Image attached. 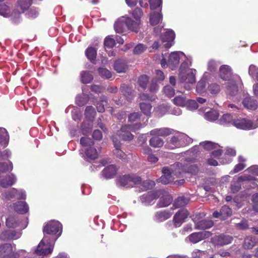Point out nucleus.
<instances>
[{
	"label": "nucleus",
	"instance_id": "nucleus-1",
	"mask_svg": "<svg viewBox=\"0 0 258 258\" xmlns=\"http://www.w3.org/2000/svg\"><path fill=\"white\" fill-rule=\"evenodd\" d=\"M219 76L225 81H228L227 85V93L231 96H235L238 92V85L240 84V78L236 75L232 76L230 67L223 65L219 69Z\"/></svg>",
	"mask_w": 258,
	"mask_h": 258
},
{
	"label": "nucleus",
	"instance_id": "nucleus-2",
	"mask_svg": "<svg viewBox=\"0 0 258 258\" xmlns=\"http://www.w3.org/2000/svg\"><path fill=\"white\" fill-rule=\"evenodd\" d=\"M57 237H52L50 235H44L37 248L33 250V253L36 256L43 257L52 252L54 245Z\"/></svg>",
	"mask_w": 258,
	"mask_h": 258
},
{
	"label": "nucleus",
	"instance_id": "nucleus-3",
	"mask_svg": "<svg viewBox=\"0 0 258 258\" xmlns=\"http://www.w3.org/2000/svg\"><path fill=\"white\" fill-rule=\"evenodd\" d=\"M114 28L117 33H126L128 30L137 32L139 30V22H134L128 17L122 16L115 22Z\"/></svg>",
	"mask_w": 258,
	"mask_h": 258
},
{
	"label": "nucleus",
	"instance_id": "nucleus-4",
	"mask_svg": "<svg viewBox=\"0 0 258 258\" xmlns=\"http://www.w3.org/2000/svg\"><path fill=\"white\" fill-rule=\"evenodd\" d=\"M196 70L187 69L186 70H179L178 79L179 83L187 90H189L191 86L196 81Z\"/></svg>",
	"mask_w": 258,
	"mask_h": 258
},
{
	"label": "nucleus",
	"instance_id": "nucleus-5",
	"mask_svg": "<svg viewBox=\"0 0 258 258\" xmlns=\"http://www.w3.org/2000/svg\"><path fill=\"white\" fill-rule=\"evenodd\" d=\"M191 139L186 134L177 133L173 136L166 145V148L174 149L186 146L191 142Z\"/></svg>",
	"mask_w": 258,
	"mask_h": 258
},
{
	"label": "nucleus",
	"instance_id": "nucleus-6",
	"mask_svg": "<svg viewBox=\"0 0 258 258\" xmlns=\"http://www.w3.org/2000/svg\"><path fill=\"white\" fill-rule=\"evenodd\" d=\"M184 56H185V54L181 51L172 52L168 56L167 62L165 58H163L161 59V65L163 68L169 67L172 70H173L178 67L181 58Z\"/></svg>",
	"mask_w": 258,
	"mask_h": 258
},
{
	"label": "nucleus",
	"instance_id": "nucleus-7",
	"mask_svg": "<svg viewBox=\"0 0 258 258\" xmlns=\"http://www.w3.org/2000/svg\"><path fill=\"white\" fill-rule=\"evenodd\" d=\"M143 126L141 123H135L132 125H125L122 126L119 131H118L117 136L124 141H131L133 139L134 136L131 132H134L138 130Z\"/></svg>",
	"mask_w": 258,
	"mask_h": 258
},
{
	"label": "nucleus",
	"instance_id": "nucleus-8",
	"mask_svg": "<svg viewBox=\"0 0 258 258\" xmlns=\"http://www.w3.org/2000/svg\"><path fill=\"white\" fill-rule=\"evenodd\" d=\"M86 120L82 125V130L84 135H87L91 132L92 120L94 118L96 112L92 106H87L85 109Z\"/></svg>",
	"mask_w": 258,
	"mask_h": 258
},
{
	"label": "nucleus",
	"instance_id": "nucleus-9",
	"mask_svg": "<svg viewBox=\"0 0 258 258\" xmlns=\"http://www.w3.org/2000/svg\"><path fill=\"white\" fill-rule=\"evenodd\" d=\"M141 182V178L135 174L124 175L117 179V185L120 187H131Z\"/></svg>",
	"mask_w": 258,
	"mask_h": 258
},
{
	"label": "nucleus",
	"instance_id": "nucleus-10",
	"mask_svg": "<svg viewBox=\"0 0 258 258\" xmlns=\"http://www.w3.org/2000/svg\"><path fill=\"white\" fill-rule=\"evenodd\" d=\"M44 233L48 235H51L52 237H57L60 236L62 232V225L57 221L49 222L44 226Z\"/></svg>",
	"mask_w": 258,
	"mask_h": 258
},
{
	"label": "nucleus",
	"instance_id": "nucleus-11",
	"mask_svg": "<svg viewBox=\"0 0 258 258\" xmlns=\"http://www.w3.org/2000/svg\"><path fill=\"white\" fill-rule=\"evenodd\" d=\"M233 125L238 129L251 130L257 127L258 124L254 123L251 120L245 118H237L233 122Z\"/></svg>",
	"mask_w": 258,
	"mask_h": 258
},
{
	"label": "nucleus",
	"instance_id": "nucleus-12",
	"mask_svg": "<svg viewBox=\"0 0 258 258\" xmlns=\"http://www.w3.org/2000/svg\"><path fill=\"white\" fill-rule=\"evenodd\" d=\"M252 177L249 175L244 174L238 177H234L232 181L231 182L230 189L231 192L234 194L238 192L241 185V182L243 181L250 180Z\"/></svg>",
	"mask_w": 258,
	"mask_h": 258
},
{
	"label": "nucleus",
	"instance_id": "nucleus-13",
	"mask_svg": "<svg viewBox=\"0 0 258 258\" xmlns=\"http://www.w3.org/2000/svg\"><path fill=\"white\" fill-rule=\"evenodd\" d=\"M112 141L115 148L113 151V154L117 158L121 159L123 161H126L127 160V155L120 149L121 146L120 142L118 140L116 136L112 137Z\"/></svg>",
	"mask_w": 258,
	"mask_h": 258
},
{
	"label": "nucleus",
	"instance_id": "nucleus-14",
	"mask_svg": "<svg viewBox=\"0 0 258 258\" xmlns=\"http://www.w3.org/2000/svg\"><path fill=\"white\" fill-rule=\"evenodd\" d=\"M4 197L8 200L13 198L24 200L26 198V194L25 191L23 189H17L13 188L9 191L6 192L4 195Z\"/></svg>",
	"mask_w": 258,
	"mask_h": 258
},
{
	"label": "nucleus",
	"instance_id": "nucleus-15",
	"mask_svg": "<svg viewBox=\"0 0 258 258\" xmlns=\"http://www.w3.org/2000/svg\"><path fill=\"white\" fill-rule=\"evenodd\" d=\"M80 154L82 157L87 161H91L96 159L98 157V153L95 148L89 147L86 149H81L80 150Z\"/></svg>",
	"mask_w": 258,
	"mask_h": 258
},
{
	"label": "nucleus",
	"instance_id": "nucleus-16",
	"mask_svg": "<svg viewBox=\"0 0 258 258\" xmlns=\"http://www.w3.org/2000/svg\"><path fill=\"white\" fill-rule=\"evenodd\" d=\"M189 213L186 209H182L177 212L173 217V222L175 227H179L188 217Z\"/></svg>",
	"mask_w": 258,
	"mask_h": 258
},
{
	"label": "nucleus",
	"instance_id": "nucleus-17",
	"mask_svg": "<svg viewBox=\"0 0 258 258\" xmlns=\"http://www.w3.org/2000/svg\"><path fill=\"white\" fill-rule=\"evenodd\" d=\"M170 174L175 178H178L180 175L185 172L186 168L184 167V164L182 162H176L171 165L168 167Z\"/></svg>",
	"mask_w": 258,
	"mask_h": 258
},
{
	"label": "nucleus",
	"instance_id": "nucleus-18",
	"mask_svg": "<svg viewBox=\"0 0 258 258\" xmlns=\"http://www.w3.org/2000/svg\"><path fill=\"white\" fill-rule=\"evenodd\" d=\"M175 36V33L172 30L166 31L161 36L162 42L165 48H169L173 45Z\"/></svg>",
	"mask_w": 258,
	"mask_h": 258
},
{
	"label": "nucleus",
	"instance_id": "nucleus-19",
	"mask_svg": "<svg viewBox=\"0 0 258 258\" xmlns=\"http://www.w3.org/2000/svg\"><path fill=\"white\" fill-rule=\"evenodd\" d=\"M17 181L16 175L11 173L0 178V186L4 188H7L14 184Z\"/></svg>",
	"mask_w": 258,
	"mask_h": 258
},
{
	"label": "nucleus",
	"instance_id": "nucleus-20",
	"mask_svg": "<svg viewBox=\"0 0 258 258\" xmlns=\"http://www.w3.org/2000/svg\"><path fill=\"white\" fill-rule=\"evenodd\" d=\"M159 196L162 195L157 204L159 208L165 207L168 206L172 201L171 196L168 192L164 190H160Z\"/></svg>",
	"mask_w": 258,
	"mask_h": 258
},
{
	"label": "nucleus",
	"instance_id": "nucleus-21",
	"mask_svg": "<svg viewBox=\"0 0 258 258\" xmlns=\"http://www.w3.org/2000/svg\"><path fill=\"white\" fill-rule=\"evenodd\" d=\"M211 233L209 231H203L199 232H195L191 234L189 236V240L194 243H196L204 239L209 237Z\"/></svg>",
	"mask_w": 258,
	"mask_h": 258
},
{
	"label": "nucleus",
	"instance_id": "nucleus-22",
	"mask_svg": "<svg viewBox=\"0 0 258 258\" xmlns=\"http://www.w3.org/2000/svg\"><path fill=\"white\" fill-rule=\"evenodd\" d=\"M20 13L13 11L12 13L11 11L10 6L6 4H0V15L4 17L7 18L10 16L17 17L19 16Z\"/></svg>",
	"mask_w": 258,
	"mask_h": 258
},
{
	"label": "nucleus",
	"instance_id": "nucleus-23",
	"mask_svg": "<svg viewBox=\"0 0 258 258\" xmlns=\"http://www.w3.org/2000/svg\"><path fill=\"white\" fill-rule=\"evenodd\" d=\"M250 176L252 177L250 180L243 181L244 183H243V185L245 188V192L248 196L252 194L251 189H255L256 191H258V185L256 182L257 179L251 175Z\"/></svg>",
	"mask_w": 258,
	"mask_h": 258
},
{
	"label": "nucleus",
	"instance_id": "nucleus-24",
	"mask_svg": "<svg viewBox=\"0 0 258 258\" xmlns=\"http://www.w3.org/2000/svg\"><path fill=\"white\" fill-rule=\"evenodd\" d=\"M161 191L158 190L155 192H149L147 194L142 195L141 197V200L142 203L148 205L152 204L153 201L159 197V193Z\"/></svg>",
	"mask_w": 258,
	"mask_h": 258
},
{
	"label": "nucleus",
	"instance_id": "nucleus-25",
	"mask_svg": "<svg viewBox=\"0 0 258 258\" xmlns=\"http://www.w3.org/2000/svg\"><path fill=\"white\" fill-rule=\"evenodd\" d=\"M242 104L245 108L250 110H254L258 107V102L250 96H247L243 99Z\"/></svg>",
	"mask_w": 258,
	"mask_h": 258
},
{
	"label": "nucleus",
	"instance_id": "nucleus-26",
	"mask_svg": "<svg viewBox=\"0 0 258 258\" xmlns=\"http://www.w3.org/2000/svg\"><path fill=\"white\" fill-rule=\"evenodd\" d=\"M170 210H163L157 212L154 216V220L157 222L164 221L169 219L172 215Z\"/></svg>",
	"mask_w": 258,
	"mask_h": 258
},
{
	"label": "nucleus",
	"instance_id": "nucleus-27",
	"mask_svg": "<svg viewBox=\"0 0 258 258\" xmlns=\"http://www.w3.org/2000/svg\"><path fill=\"white\" fill-rule=\"evenodd\" d=\"M163 175L158 179L159 181L164 184H168L173 181L175 178L170 174L168 167H163L162 169Z\"/></svg>",
	"mask_w": 258,
	"mask_h": 258
},
{
	"label": "nucleus",
	"instance_id": "nucleus-28",
	"mask_svg": "<svg viewBox=\"0 0 258 258\" xmlns=\"http://www.w3.org/2000/svg\"><path fill=\"white\" fill-rule=\"evenodd\" d=\"M117 168L114 165H110L105 167L102 171L103 176L106 179L113 178L116 174Z\"/></svg>",
	"mask_w": 258,
	"mask_h": 258
},
{
	"label": "nucleus",
	"instance_id": "nucleus-29",
	"mask_svg": "<svg viewBox=\"0 0 258 258\" xmlns=\"http://www.w3.org/2000/svg\"><path fill=\"white\" fill-rule=\"evenodd\" d=\"M10 136L7 130L0 127V148H5L9 144Z\"/></svg>",
	"mask_w": 258,
	"mask_h": 258
},
{
	"label": "nucleus",
	"instance_id": "nucleus-30",
	"mask_svg": "<svg viewBox=\"0 0 258 258\" xmlns=\"http://www.w3.org/2000/svg\"><path fill=\"white\" fill-rule=\"evenodd\" d=\"M173 130L169 128L162 127L151 130L148 134L154 136H166L173 134Z\"/></svg>",
	"mask_w": 258,
	"mask_h": 258
},
{
	"label": "nucleus",
	"instance_id": "nucleus-31",
	"mask_svg": "<svg viewBox=\"0 0 258 258\" xmlns=\"http://www.w3.org/2000/svg\"><path fill=\"white\" fill-rule=\"evenodd\" d=\"M21 236V233L19 231L9 230L3 232L0 237L2 239L9 240L17 239Z\"/></svg>",
	"mask_w": 258,
	"mask_h": 258
},
{
	"label": "nucleus",
	"instance_id": "nucleus-32",
	"mask_svg": "<svg viewBox=\"0 0 258 258\" xmlns=\"http://www.w3.org/2000/svg\"><path fill=\"white\" fill-rule=\"evenodd\" d=\"M213 239L216 244L223 245L230 243L232 238L229 235H220L214 237Z\"/></svg>",
	"mask_w": 258,
	"mask_h": 258
},
{
	"label": "nucleus",
	"instance_id": "nucleus-33",
	"mask_svg": "<svg viewBox=\"0 0 258 258\" xmlns=\"http://www.w3.org/2000/svg\"><path fill=\"white\" fill-rule=\"evenodd\" d=\"M208 77V73L205 72L202 79L198 82L196 91L198 93L202 94L206 92V81Z\"/></svg>",
	"mask_w": 258,
	"mask_h": 258
},
{
	"label": "nucleus",
	"instance_id": "nucleus-34",
	"mask_svg": "<svg viewBox=\"0 0 258 258\" xmlns=\"http://www.w3.org/2000/svg\"><path fill=\"white\" fill-rule=\"evenodd\" d=\"M14 209L16 212L23 214L28 212L29 207L25 202H18L14 205Z\"/></svg>",
	"mask_w": 258,
	"mask_h": 258
},
{
	"label": "nucleus",
	"instance_id": "nucleus-35",
	"mask_svg": "<svg viewBox=\"0 0 258 258\" xmlns=\"http://www.w3.org/2000/svg\"><path fill=\"white\" fill-rule=\"evenodd\" d=\"M195 227L198 229H206L213 226V222L211 220H202L195 222Z\"/></svg>",
	"mask_w": 258,
	"mask_h": 258
},
{
	"label": "nucleus",
	"instance_id": "nucleus-36",
	"mask_svg": "<svg viewBox=\"0 0 258 258\" xmlns=\"http://www.w3.org/2000/svg\"><path fill=\"white\" fill-rule=\"evenodd\" d=\"M235 118L229 114L226 113L222 115V116L219 120V123L223 125H233V122L235 120Z\"/></svg>",
	"mask_w": 258,
	"mask_h": 258
},
{
	"label": "nucleus",
	"instance_id": "nucleus-37",
	"mask_svg": "<svg viewBox=\"0 0 258 258\" xmlns=\"http://www.w3.org/2000/svg\"><path fill=\"white\" fill-rule=\"evenodd\" d=\"M246 159L243 157L241 156H239L238 163L235 166L233 170H231L229 173L232 174L243 170L246 167V165L244 163Z\"/></svg>",
	"mask_w": 258,
	"mask_h": 258
},
{
	"label": "nucleus",
	"instance_id": "nucleus-38",
	"mask_svg": "<svg viewBox=\"0 0 258 258\" xmlns=\"http://www.w3.org/2000/svg\"><path fill=\"white\" fill-rule=\"evenodd\" d=\"M121 91L128 101H131L134 98V93L132 89L125 85L120 87Z\"/></svg>",
	"mask_w": 258,
	"mask_h": 258
},
{
	"label": "nucleus",
	"instance_id": "nucleus-39",
	"mask_svg": "<svg viewBox=\"0 0 258 258\" xmlns=\"http://www.w3.org/2000/svg\"><path fill=\"white\" fill-rule=\"evenodd\" d=\"M93 76L91 73L88 71H82L80 73V80L83 84H88L92 82Z\"/></svg>",
	"mask_w": 258,
	"mask_h": 258
},
{
	"label": "nucleus",
	"instance_id": "nucleus-40",
	"mask_svg": "<svg viewBox=\"0 0 258 258\" xmlns=\"http://www.w3.org/2000/svg\"><path fill=\"white\" fill-rule=\"evenodd\" d=\"M181 60L183 61L181 63L179 70H186L187 69H191L189 68L192 64V59L190 56H186L185 54V56L182 57Z\"/></svg>",
	"mask_w": 258,
	"mask_h": 258
},
{
	"label": "nucleus",
	"instance_id": "nucleus-41",
	"mask_svg": "<svg viewBox=\"0 0 258 258\" xmlns=\"http://www.w3.org/2000/svg\"><path fill=\"white\" fill-rule=\"evenodd\" d=\"M115 70L117 73H124L127 70V66L125 61L123 60H116L114 65Z\"/></svg>",
	"mask_w": 258,
	"mask_h": 258
},
{
	"label": "nucleus",
	"instance_id": "nucleus-42",
	"mask_svg": "<svg viewBox=\"0 0 258 258\" xmlns=\"http://www.w3.org/2000/svg\"><path fill=\"white\" fill-rule=\"evenodd\" d=\"M219 116V113L216 110H211L206 112L204 114V118L207 120L214 121L217 120Z\"/></svg>",
	"mask_w": 258,
	"mask_h": 258
},
{
	"label": "nucleus",
	"instance_id": "nucleus-43",
	"mask_svg": "<svg viewBox=\"0 0 258 258\" xmlns=\"http://www.w3.org/2000/svg\"><path fill=\"white\" fill-rule=\"evenodd\" d=\"M188 202V200L184 197H179L175 200L173 203L174 208L172 209L173 210L175 209L182 207L185 206Z\"/></svg>",
	"mask_w": 258,
	"mask_h": 258
},
{
	"label": "nucleus",
	"instance_id": "nucleus-44",
	"mask_svg": "<svg viewBox=\"0 0 258 258\" xmlns=\"http://www.w3.org/2000/svg\"><path fill=\"white\" fill-rule=\"evenodd\" d=\"M13 169L12 162H0V174L11 172Z\"/></svg>",
	"mask_w": 258,
	"mask_h": 258
},
{
	"label": "nucleus",
	"instance_id": "nucleus-45",
	"mask_svg": "<svg viewBox=\"0 0 258 258\" xmlns=\"http://www.w3.org/2000/svg\"><path fill=\"white\" fill-rule=\"evenodd\" d=\"M141 111L147 116H150L152 106L149 103L142 102L140 104Z\"/></svg>",
	"mask_w": 258,
	"mask_h": 258
},
{
	"label": "nucleus",
	"instance_id": "nucleus-46",
	"mask_svg": "<svg viewBox=\"0 0 258 258\" xmlns=\"http://www.w3.org/2000/svg\"><path fill=\"white\" fill-rule=\"evenodd\" d=\"M256 243L255 238L252 236L246 237L244 241L243 247L245 249L252 248Z\"/></svg>",
	"mask_w": 258,
	"mask_h": 258
},
{
	"label": "nucleus",
	"instance_id": "nucleus-47",
	"mask_svg": "<svg viewBox=\"0 0 258 258\" xmlns=\"http://www.w3.org/2000/svg\"><path fill=\"white\" fill-rule=\"evenodd\" d=\"M149 143L150 146L154 148H160L163 146L164 142L161 138L154 137L150 140Z\"/></svg>",
	"mask_w": 258,
	"mask_h": 258
},
{
	"label": "nucleus",
	"instance_id": "nucleus-48",
	"mask_svg": "<svg viewBox=\"0 0 258 258\" xmlns=\"http://www.w3.org/2000/svg\"><path fill=\"white\" fill-rule=\"evenodd\" d=\"M183 164H184V167L186 168L185 172L190 173L192 174H196L199 171V168L197 166L195 165H191L188 162L185 163L184 161Z\"/></svg>",
	"mask_w": 258,
	"mask_h": 258
},
{
	"label": "nucleus",
	"instance_id": "nucleus-49",
	"mask_svg": "<svg viewBox=\"0 0 258 258\" xmlns=\"http://www.w3.org/2000/svg\"><path fill=\"white\" fill-rule=\"evenodd\" d=\"M162 15L160 12L153 13L150 15V21L152 25L158 24L162 20Z\"/></svg>",
	"mask_w": 258,
	"mask_h": 258
},
{
	"label": "nucleus",
	"instance_id": "nucleus-50",
	"mask_svg": "<svg viewBox=\"0 0 258 258\" xmlns=\"http://www.w3.org/2000/svg\"><path fill=\"white\" fill-rule=\"evenodd\" d=\"M187 99L183 94L176 96L173 99V103L177 106L183 107L185 106Z\"/></svg>",
	"mask_w": 258,
	"mask_h": 258
},
{
	"label": "nucleus",
	"instance_id": "nucleus-51",
	"mask_svg": "<svg viewBox=\"0 0 258 258\" xmlns=\"http://www.w3.org/2000/svg\"><path fill=\"white\" fill-rule=\"evenodd\" d=\"M82 91L83 93L80 95L77 96L76 99V103L79 106L85 105L88 101V96L84 93L83 88L82 89Z\"/></svg>",
	"mask_w": 258,
	"mask_h": 258
},
{
	"label": "nucleus",
	"instance_id": "nucleus-52",
	"mask_svg": "<svg viewBox=\"0 0 258 258\" xmlns=\"http://www.w3.org/2000/svg\"><path fill=\"white\" fill-rule=\"evenodd\" d=\"M232 214L231 209L227 206H223L220 210V215L221 220H224L231 216Z\"/></svg>",
	"mask_w": 258,
	"mask_h": 258
},
{
	"label": "nucleus",
	"instance_id": "nucleus-53",
	"mask_svg": "<svg viewBox=\"0 0 258 258\" xmlns=\"http://www.w3.org/2000/svg\"><path fill=\"white\" fill-rule=\"evenodd\" d=\"M107 104V98L103 96L100 98V101L97 103L96 108L99 112H103L105 110V106Z\"/></svg>",
	"mask_w": 258,
	"mask_h": 258
},
{
	"label": "nucleus",
	"instance_id": "nucleus-54",
	"mask_svg": "<svg viewBox=\"0 0 258 258\" xmlns=\"http://www.w3.org/2000/svg\"><path fill=\"white\" fill-rule=\"evenodd\" d=\"M138 184H140L142 186V190H148L153 188L155 185V182L152 180H148L146 181H144L142 182L141 180V182L138 183Z\"/></svg>",
	"mask_w": 258,
	"mask_h": 258
},
{
	"label": "nucleus",
	"instance_id": "nucleus-55",
	"mask_svg": "<svg viewBox=\"0 0 258 258\" xmlns=\"http://www.w3.org/2000/svg\"><path fill=\"white\" fill-rule=\"evenodd\" d=\"M208 92L212 95L218 94L220 91V87L216 83H212L208 87Z\"/></svg>",
	"mask_w": 258,
	"mask_h": 258
},
{
	"label": "nucleus",
	"instance_id": "nucleus-56",
	"mask_svg": "<svg viewBox=\"0 0 258 258\" xmlns=\"http://www.w3.org/2000/svg\"><path fill=\"white\" fill-rule=\"evenodd\" d=\"M19 225V220L13 217H9L6 220V225L9 228H16Z\"/></svg>",
	"mask_w": 258,
	"mask_h": 258
},
{
	"label": "nucleus",
	"instance_id": "nucleus-57",
	"mask_svg": "<svg viewBox=\"0 0 258 258\" xmlns=\"http://www.w3.org/2000/svg\"><path fill=\"white\" fill-rule=\"evenodd\" d=\"M86 55L91 61L95 60L97 52L95 49L92 47H88L85 51Z\"/></svg>",
	"mask_w": 258,
	"mask_h": 258
},
{
	"label": "nucleus",
	"instance_id": "nucleus-58",
	"mask_svg": "<svg viewBox=\"0 0 258 258\" xmlns=\"http://www.w3.org/2000/svg\"><path fill=\"white\" fill-rule=\"evenodd\" d=\"M149 82V77L146 75L141 76L138 79V83L139 86L143 89H145L147 87V85Z\"/></svg>",
	"mask_w": 258,
	"mask_h": 258
},
{
	"label": "nucleus",
	"instance_id": "nucleus-59",
	"mask_svg": "<svg viewBox=\"0 0 258 258\" xmlns=\"http://www.w3.org/2000/svg\"><path fill=\"white\" fill-rule=\"evenodd\" d=\"M220 63L214 60H210L208 63V70L212 72H216Z\"/></svg>",
	"mask_w": 258,
	"mask_h": 258
},
{
	"label": "nucleus",
	"instance_id": "nucleus-60",
	"mask_svg": "<svg viewBox=\"0 0 258 258\" xmlns=\"http://www.w3.org/2000/svg\"><path fill=\"white\" fill-rule=\"evenodd\" d=\"M189 110H194L199 107L198 102L194 100H187L185 106Z\"/></svg>",
	"mask_w": 258,
	"mask_h": 258
},
{
	"label": "nucleus",
	"instance_id": "nucleus-61",
	"mask_svg": "<svg viewBox=\"0 0 258 258\" xmlns=\"http://www.w3.org/2000/svg\"><path fill=\"white\" fill-rule=\"evenodd\" d=\"M201 146H202L206 150H211L214 149H217L218 147V145L215 144L212 142L206 141L200 144Z\"/></svg>",
	"mask_w": 258,
	"mask_h": 258
},
{
	"label": "nucleus",
	"instance_id": "nucleus-62",
	"mask_svg": "<svg viewBox=\"0 0 258 258\" xmlns=\"http://www.w3.org/2000/svg\"><path fill=\"white\" fill-rule=\"evenodd\" d=\"M249 75L258 81V68L255 66L251 64L249 67Z\"/></svg>",
	"mask_w": 258,
	"mask_h": 258
},
{
	"label": "nucleus",
	"instance_id": "nucleus-63",
	"mask_svg": "<svg viewBox=\"0 0 258 258\" xmlns=\"http://www.w3.org/2000/svg\"><path fill=\"white\" fill-rule=\"evenodd\" d=\"M169 109V106L167 104H162L157 108L156 112L158 113V115L160 117L167 112Z\"/></svg>",
	"mask_w": 258,
	"mask_h": 258
},
{
	"label": "nucleus",
	"instance_id": "nucleus-64",
	"mask_svg": "<svg viewBox=\"0 0 258 258\" xmlns=\"http://www.w3.org/2000/svg\"><path fill=\"white\" fill-rule=\"evenodd\" d=\"M80 143L83 148H87L88 147L93 146L94 144V142L90 138H88L87 137H83L81 139Z\"/></svg>",
	"mask_w": 258,
	"mask_h": 258
}]
</instances>
